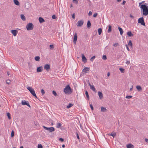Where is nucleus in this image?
Masks as SVG:
<instances>
[{
  "label": "nucleus",
  "mask_w": 148,
  "mask_h": 148,
  "mask_svg": "<svg viewBox=\"0 0 148 148\" xmlns=\"http://www.w3.org/2000/svg\"><path fill=\"white\" fill-rule=\"evenodd\" d=\"M119 70L121 72V73H124V69L122 68H120L119 69Z\"/></svg>",
  "instance_id": "38"
},
{
  "label": "nucleus",
  "mask_w": 148,
  "mask_h": 148,
  "mask_svg": "<svg viewBox=\"0 0 148 148\" xmlns=\"http://www.w3.org/2000/svg\"><path fill=\"white\" fill-rule=\"evenodd\" d=\"M87 26L88 28L89 29L91 26V23L90 21L88 20L87 23Z\"/></svg>",
  "instance_id": "19"
},
{
  "label": "nucleus",
  "mask_w": 148,
  "mask_h": 148,
  "mask_svg": "<svg viewBox=\"0 0 148 148\" xmlns=\"http://www.w3.org/2000/svg\"><path fill=\"white\" fill-rule=\"evenodd\" d=\"M72 18H73V19H75V14L74 13H73L72 15Z\"/></svg>",
  "instance_id": "53"
},
{
  "label": "nucleus",
  "mask_w": 148,
  "mask_h": 148,
  "mask_svg": "<svg viewBox=\"0 0 148 148\" xmlns=\"http://www.w3.org/2000/svg\"><path fill=\"white\" fill-rule=\"evenodd\" d=\"M127 148H134V146L132 144H130L127 145Z\"/></svg>",
  "instance_id": "21"
},
{
  "label": "nucleus",
  "mask_w": 148,
  "mask_h": 148,
  "mask_svg": "<svg viewBox=\"0 0 148 148\" xmlns=\"http://www.w3.org/2000/svg\"><path fill=\"white\" fill-rule=\"evenodd\" d=\"M62 147H63V148H64L65 147V145H64L63 144L62 145Z\"/></svg>",
  "instance_id": "60"
},
{
  "label": "nucleus",
  "mask_w": 148,
  "mask_h": 148,
  "mask_svg": "<svg viewBox=\"0 0 148 148\" xmlns=\"http://www.w3.org/2000/svg\"><path fill=\"white\" fill-rule=\"evenodd\" d=\"M38 148H42V146L41 144H39L38 145Z\"/></svg>",
  "instance_id": "40"
},
{
  "label": "nucleus",
  "mask_w": 148,
  "mask_h": 148,
  "mask_svg": "<svg viewBox=\"0 0 148 148\" xmlns=\"http://www.w3.org/2000/svg\"><path fill=\"white\" fill-rule=\"evenodd\" d=\"M128 45L130 46L131 47L132 46V41L131 40H129V42L128 43Z\"/></svg>",
  "instance_id": "32"
},
{
  "label": "nucleus",
  "mask_w": 148,
  "mask_h": 148,
  "mask_svg": "<svg viewBox=\"0 0 148 148\" xmlns=\"http://www.w3.org/2000/svg\"><path fill=\"white\" fill-rule=\"evenodd\" d=\"M130 17L132 18H134V16L131 14H130Z\"/></svg>",
  "instance_id": "58"
},
{
  "label": "nucleus",
  "mask_w": 148,
  "mask_h": 148,
  "mask_svg": "<svg viewBox=\"0 0 148 148\" xmlns=\"http://www.w3.org/2000/svg\"><path fill=\"white\" fill-rule=\"evenodd\" d=\"M98 14L97 13H95L93 15L94 17H96L97 15Z\"/></svg>",
  "instance_id": "47"
},
{
  "label": "nucleus",
  "mask_w": 148,
  "mask_h": 148,
  "mask_svg": "<svg viewBox=\"0 0 148 148\" xmlns=\"http://www.w3.org/2000/svg\"><path fill=\"white\" fill-rule=\"evenodd\" d=\"M116 133L114 132V133H111L110 134H109L108 135L110 136H112L113 138H114L116 136Z\"/></svg>",
  "instance_id": "28"
},
{
  "label": "nucleus",
  "mask_w": 148,
  "mask_h": 148,
  "mask_svg": "<svg viewBox=\"0 0 148 148\" xmlns=\"http://www.w3.org/2000/svg\"><path fill=\"white\" fill-rule=\"evenodd\" d=\"M126 63L127 64H130V61H127Z\"/></svg>",
  "instance_id": "54"
},
{
  "label": "nucleus",
  "mask_w": 148,
  "mask_h": 148,
  "mask_svg": "<svg viewBox=\"0 0 148 148\" xmlns=\"http://www.w3.org/2000/svg\"><path fill=\"white\" fill-rule=\"evenodd\" d=\"M57 128H59L60 127H61V126L62 125L61 124L59 123H57Z\"/></svg>",
  "instance_id": "33"
},
{
  "label": "nucleus",
  "mask_w": 148,
  "mask_h": 148,
  "mask_svg": "<svg viewBox=\"0 0 148 148\" xmlns=\"http://www.w3.org/2000/svg\"><path fill=\"white\" fill-rule=\"evenodd\" d=\"M41 92V93L42 95H43L45 94V92L44 90L43 89H42Z\"/></svg>",
  "instance_id": "45"
},
{
  "label": "nucleus",
  "mask_w": 148,
  "mask_h": 148,
  "mask_svg": "<svg viewBox=\"0 0 148 148\" xmlns=\"http://www.w3.org/2000/svg\"><path fill=\"white\" fill-rule=\"evenodd\" d=\"M21 17L23 21H25L26 20L25 16L24 15L21 14Z\"/></svg>",
  "instance_id": "22"
},
{
  "label": "nucleus",
  "mask_w": 148,
  "mask_h": 148,
  "mask_svg": "<svg viewBox=\"0 0 148 148\" xmlns=\"http://www.w3.org/2000/svg\"><path fill=\"white\" fill-rule=\"evenodd\" d=\"M98 94L100 99H101L103 98V94L101 92H98Z\"/></svg>",
  "instance_id": "14"
},
{
  "label": "nucleus",
  "mask_w": 148,
  "mask_h": 148,
  "mask_svg": "<svg viewBox=\"0 0 148 148\" xmlns=\"http://www.w3.org/2000/svg\"><path fill=\"white\" fill-rule=\"evenodd\" d=\"M52 18L53 19H56V17L55 15H53L52 16Z\"/></svg>",
  "instance_id": "46"
},
{
  "label": "nucleus",
  "mask_w": 148,
  "mask_h": 148,
  "mask_svg": "<svg viewBox=\"0 0 148 148\" xmlns=\"http://www.w3.org/2000/svg\"><path fill=\"white\" fill-rule=\"evenodd\" d=\"M54 48L53 45H50V49H52Z\"/></svg>",
  "instance_id": "44"
},
{
  "label": "nucleus",
  "mask_w": 148,
  "mask_h": 148,
  "mask_svg": "<svg viewBox=\"0 0 148 148\" xmlns=\"http://www.w3.org/2000/svg\"><path fill=\"white\" fill-rule=\"evenodd\" d=\"M26 27L27 30H31L34 28V25L32 23H30L27 25Z\"/></svg>",
  "instance_id": "4"
},
{
  "label": "nucleus",
  "mask_w": 148,
  "mask_h": 148,
  "mask_svg": "<svg viewBox=\"0 0 148 148\" xmlns=\"http://www.w3.org/2000/svg\"><path fill=\"white\" fill-rule=\"evenodd\" d=\"M119 44L118 43H115V44H114L113 45V46L114 47H116L118 46H119Z\"/></svg>",
  "instance_id": "39"
},
{
  "label": "nucleus",
  "mask_w": 148,
  "mask_h": 148,
  "mask_svg": "<svg viewBox=\"0 0 148 148\" xmlns=\"http://www.w3.org/2000/svg\"><path fill=\"white\" fill-rule=\"evenodd\" d=\"M11 32L14 36H16L18 33V31L16 30H12Z\"/></svg>",
  "instance_id": "11"
},
{
  "label": "nucleus",
  "mask_w": 148,
  "mask_h": 148,
  "mask_svg": "<svg viewBox=\"0 0 148 148\" xmlns=\"http://www.w3.org/2000/svg\"><path fill=\"white\" fill-rule=\"evenodd\" d=\"M127 34L128 36L130 37H131L133 35V34L130 31L128 32L127 33Z\"/></svg>",
  "instance_id": "25"
},
{
  "label": "nucleus",
  "mask_w": 148,
  "mask_h": 148,
  "mask_svg": "<svg viewBox=\"0 0 148 148\" xmlns=\"http://www.w3.org/2000/svg\"><path fill=\"white\" fill-rule=\"evenodd\" d=\"M132 96L131 95L127 96H126L125 98L127 99H130L132 98Z\"/></svg>",
  "instance_id": "41"
},
{
  "label": "nucleus",
  "mask_w": 148,
  "mask_h": 148,
  "mask_svg": "<svg viewBox=\"0 0 148 148\" xmlns=\"http://www.w3.org/2000/svg\"><path fill=\"white\" fill-rule=\"evenodd\" d=\"M84 21L83 20L79 21L77 23V27H79L82 26L84 24Z\"/></svg>",
  "instance_id": "7"
},
{
  "label": "nucleus",
  "mask_w": 148,
  "mask_h": 148,
  "mask_svg": "<svg viewBox=\"0 0 148 148\" xmlns=\"http://www.w3.org/2000/svg\"><path fill=\"white\" fill-rule=\"evenodd\" d=\"M21 103L23 105H26L29 107H30V105L29 104L28 102L27 101H26L25 100H22Z\"/></svg>",
  "instance_id": "8"
},
{
  "label": "nucleus",
  "mask_w": 148,
  "mask_h": 148,
  "mask_svg": "<svg viewBox=\"0 0 148 148\" xmlns=\"http://www.w3.org/2000/svg\"><path fill=\"white\" fill-rule=\"evenodd\" d=\"M136 88L138 91H141L142 90V88L140 86H136Z\"/></svg>",
  "instance_id": "23"
},
{
  "label": "nucleus",
  "mask_w": 148,
  "mask_h": 148,
  "mask_svg": "<svg viewBox=\"0 0 148 148\" xmlns=\"http://www.w3.org/2000/svg\"><path fill=\"white\" fill-rule=\"evenodd\" d=\"M92 13L91 11H90L88 13V15L89 16H91L92 15Z\"/></svg>",
  "instance_id": "52"
},
{
  "label": "nucleus",
  "mask_w": 148,
  "mask_h": 148,
  "mask_svg": "<svg viewBox=\"0 0 148 148\" xmlns=\"http://www.w3.org/2000/svg\"><path fill=\"white\" fill-rule=\"evenodd\" d=\"M14 132L13 130H12L11 133V137H13L14 136Z\"/></svg>",
  "instance_id": "35"
},
{
  "label": "nucleus",
  "mask_w": 148,
  "mask_h": 148,
  "mask_svg": "<svg viewBox=\"0 0 148 148\" xmlns=\"http://www.w3.org/2000/svg\"><path fill=\"white\" fill-rule=\"evenodd\" d=\"M145 142L147 143H148V139L147 138H145Z\"/></svg>",
  "instance_id": "56"
},
{
  "label": "nucleus",
  "mask_w": 148,
  "mask_h": 148,
  "mask_svg": "<svg viewBox=\"0 0 148 148\" xmlns=\"http://www.w3.org/2000/svg\"><path fill=\"white\" fill-rule=\"evenodd\" d=\"M88 84L90 86H90H91L92 85H91V84H90V83H88Z\"/></svg>",
  "instance_id": "62"
},
{
  "label": "nucleus",
  "mask_w": 148,
  "mask_h": 148,
  "mask_svg": "<svg viewBox=\"0 0 148 148\" xmlns=\"http://www.w3.org/2000/svg\"><path fill=\"white\" fill-rule=\"evenodd\" d=\"M43 127L45 129L48 130L49 132H52L55 130V128L53 127H47L45 126H43Z\"/></svg>",
  "instance_id": "5"
},
{
  "label": "nucleus",
  "mask_w": 148,
  "mask_h": 148,
  "mask_svg": "<svg viewBox=\"0 0 148 148\" xmlns=\"http://www.w3.org/2000/svg\"><path fill=\"white\" fill-rule=\"evenodd\" d=\"M14 3L16 5H20V3L18 0H13Z\"/></svg>",
  "instance_id": "20"
},
{
  "label": "nucleus",
  "mask_w": 148,
  "mask_h": 148,
  "mask_svg": "<svg viewBox=\"0 0 148 148\" xmlns=\"http://www.w3.org/2000/svg\"><path fill=\"white\" fill-rule=\"evenodd\" d=\"M34 59L36 61H39L40 60V57L39 56H37L35 57Z\"/></svg>",
  "instance_id": "27"
},
{
  "label": "nucleus",
  "mask_w": 148,
  "mask_h": 148,
  "mask_svg": "<svg viewBox=\"0 0 148 148\" xmlns=\"http://www.w3.org/2000/svg\"><path fill=\"white\" fill-rule=\"evenodd\" d=\"M7 115L8 117V119H11V116L9 112H8L7 113Z\"/></svg>",
  "instance_id": "34"
},
{
  "label": "nucleus",
  "mask_w": 148,
  "mask_h": 148,
  "mask_svg": "<svg viewBox=\"0 0 148 148\" xmlns=\"http://www.w3.org/2000/svg\"><path fill=\"white\" fill-rule=\"evenodd\" d=\"M39 21L40 23H42L45 21L44 19L42 17H40L39 18Z\"/></svg>",
  "instance_id": "17"
},
{
  "label": "nucleus",
  "mask_w": 148,
  "mask_h": 148,
  "mask_svg": "<svg viewBox=\"0 0 148 148\" xmlns=\"http://www.w3.org/2000/svg\"><path fill=\"white\" fill-rule=\"evenodd\" d=\"M89 70V68L88 67H85L83 70L82 72L85 73H86V72Z\"/></svg>",
  "instance_id": "15"
},
{
  "label": "nucleus",
  "mask_w": 148,
  "mask_h": 148,
  "mask_svg": "<svg viewBox=\"0 0 148 148\" xmlns=\"http://www.w3.org/2000/svg\"><path fill=\"white\" fill-rule=\"evenodd\" d=\"M138 22L139 23H140L141 25L145 26V23L143 18V17L139 18L138 20Z\"/></svg>",
  "instance_id": "6"
},
{
  "label": "nucleus",
  "mask_w": 148,
  "mask_h": 148,
  "mask_svg": "<svg viewBox=\"0 0 148 148\" xmlns=\"http://www.w3.org/2000/svg\"><path fill=\"white\" fill-rule=\"evenodd\" d=\"M10 80H6V83L7 84H9L10 83Z\"/></svg>",
  "instance_id": "49"
},
{
  "label": "nucleus",
  "mask_w": 148,
  "mask_h": 148,
  "mask_svg": "<svg viewBox=\"0 0 148 148\" xmlns=\"http://www.w3.org/2000/svg\"><path fill=\"white\" fill-rule=\"evenodd\" d=\"M27 89L31 93L33 96L35 97L36 98H37L34 90L32 87H28L27 88Z\"/></svg>",
  "instance_id": "3"
},
{
  "label": "nucleus",
  "mask_w": 148,
  "mask_h": 148,
  "mask_svg": "<svg viewBox=\"0 0 148 148\" xmlns=\"http://www.w3.org/2000/svg\"><path fill=\"white\" fill-rule=\"evenodd\" d=\"M59 140L61 142H63L64 141V139L62 138H60L59 139Z\"/></svg>",
  "instance_id": "48"
},
{
  "label": "nucleus",
  "mask_w": 148,
  "mask_h": 148,
  "mask_svg": "<svg viewBox=\"0 0 148 148\" xmlns=\"http://www.w3.org/2000/svg\"><path fill=\"white\" fill-rule=\"evenodd\" d=\"M85 94L86 97H87L88 100H89V96L88 95V92L87 91H86L85 92Z\"/></svg>",
  "instance_id": "29"
},
{
  "label": "nucleus",
  "mask_w": 148,
  "mask_h": 148,
  "mask_svg": "<svg viewBox=\"0 0 148 148\" xmlns=\"http://www.w3.org/2000/svg\"><path fill=\"white\" fill-rule=\"evenodd\" d=\"M82 61H83L84 63H86L87 61V59L83 54H82Z\"/></svg>",
  "instance_id": "10"
},
{
  "label": "nucleus",
  "mask_w": 148,
  "mask_h": 148,
  "mask_svg": "<svg viewBox=\"0 0 148 148\" xmlns=\"http://www.w3.org/2000/svg\"><path fill=\"white\" fill-rule=\"evenodd\" d=\"M102 59L104 60H106L107 59V57L106 55H103L102 57Z\"/></svg>",
  "instance_id": "42"
},
{
  "label": "nucleus",
  "mask_w": 148,
  "mask_h": 148,
  "mask_svg": "<svg viewBox=\"0 0 148 148\" xmlns=\"http://www.w3.org/2000/svg\"><path fill=\"white\" fill-rule=\"evenodd\" d=\"M112 31V27L111 25H108V33Z\"/></svg>",
  "instance_id": "26"
},
{
  "label": "nucleus",
  "mask_w": 148,
  "mask_h": 148,
  "mask_svg": "<svg viewBox=\"0 0 148 148\" xmlns=\"http://www.w3.org/2000/svg\"><path fill=\"white\" fill-rule=\"evenodd\" d=\"M118 28L119 31H120V34L121 35H122L123 33V31L122 29L119 27H118Z\"/></svg>",
  "instance_id": "18"
},
{
  "label": "nucleus",
  "mask_w": 148,
  "mask_h": 148,
  "mask_svg": "<svg viewBox=\"0 0 148 148\" xmlns=\"http://www.w3.org/2000/svg\"><path fill=\"white\" fill-rule=\"evenodd\" d=\"M95 56H93V57H91V58L90 59V60L92 62L93 61L94 59H95Z\"/></svg>",
  "instance_id": "36"
},
{
  "label": "nucleus",
  "mask_w": 148,
  "mask_h": 148,
  "mask_svg": "<svg viewBox=\"0 0 148 148\" xmlns=\"http://www.w3.org/2000/svg\"><path fill=\"white\" fill-rule=\"evenodd\" d=\"M101 109L102 112H106L107 111V110L104 107H101Z\"/></svg>",
  "instance_id": "24"
},
{
  "label": "nucleus",
  "mask_w": 148,
  "mask_h": 148,
  "mask_svg": "<svg viewBox=\"0 0 148 148\" xmlns=\"http://www.w3.org/2000/svg\"><path fill=\"white\" fill-rule=\"evenodd\" d=\"M125 46H126V48H127V50L128 51H130V49H129V48L128 47V45H125Z\"/></svg>",
  "instance_id": "51"
},
{
  "label": "nucleus",
  "mask_w": 148,
  "mask_h": 148,
  "mask_svg": "<svg viewBox=\"0 0 148 148\" xmlns=\"http://www.w3.org/2000/svg\"><path fill=\"white\" fill-rule=\"evenodd\" d=\"M143 2H144L143 1H142V2H141V3H139V6L140 7V6L141 5V4L142 3H143Z\"/></svg>",
  "instance_id": "57"
},
{
  "label": "nucleus",
  "mask_w": 148,
  "mask_h": 148,
  "mask_svg": "<svg viewBox=\"0 0 148 148\" xmlns=\"http://www.w3.org/2000/svg\"><path fill=\"white\" fill-rule=\"evenodd\" d=\"M64 92L67 95H69L72 92L71 88L69 85H67L64 89Z\"/></svg>",
  "instance_id": "2"
},
{
  "label": "nucleus",
  "mask_w": 148,
  "mask_h": 148,
  "mask_svg": "<svg viewBox=\"0 0 148 148\" xmlns=\"http://www.w3.org/2000/svg\"><path fill=\"white\" fill-rule=\"evenodd\" d=\"M44 69L47 71L50 69V65L48 64H46L45 65Z\"/></svg>",
  "instance_id": "13"
},
{
  "label": "nucleus",
  "mask_w": 148,
  "mask_h": 148,
  "mask_svg": "<svg viewBox=\"0 0 148 148\" xmlns=\"http://www.w3.org/2000/svg\"><path fill=\"white\" fill-rule=\"evenodd\" d=\"M52 93L55 96H56L57 95V94L56 93V92L54 90L53 91Z\"/></svg>",
  "instance_id": "37"
},
{
  "label": "nucleus",
  "mask_w": 148,
  "mask_h": 148,
  "mask_svg": "<svg viewBox=\"0 0 148 148\" xmlns=\"http://www.w3.org/2000/svg\"><path fill=\"white\" fill-rule=\"evenodd\" d=\"M90 106L92 110H94V108L92 105L90 103Z\"/></svg>",
  "instance_id": "43"
},
{
  "label": "nucleus",
  "mask_w": 148,
  "mask_h": 148,
  "mask_svg": "<svg viewBox=\"0 0 148 148\" xmlns=\"http://www.w3.org/2000/svg\"><path fill=\"white\" fill-rule=\"evenodd\" d=\"M73 106V104L71 103L69 104V105L67 106L66 108H69Z\"/></svg>",
  "instance_id": "30"
},
{
  "label": "nucleus",
  "mask_w": 148,
  "mask_h": 148,
  "mask_svg": "<svg viewBox=\"0 0 148 148\" xmlns=\"http://www.w3.org/2000/svg\"><path fill=\"white\" fill-rule=\"evenodd\" d=\"M76 136H77V138L78 139H79V136L78 134V133H76Z\"/></svg>",
  "instance_id": "50"
},
{
  "label": "nucleus",
  "mask_w": 148,
  "mask_h": 148,
  "mask_svg": "<svg viewBox=\"0 0 148 148\" xmlns=\"http://www.w3.org/2000/svg\"><path fill=\"white\" fill-rule=\"evenodd\" d=\"M110 73L109 72L107 74L108 76V77L110 76Z\"/></svg>",
  "instance_id": "61"
},
{
  "label": "nucleus",
  "mask_w": 148,
  "mask_h": 148,
  "mask_svg": "<svg viewBox=\"0 0 148 148\" xmlns=\"http://www.w3.org/2000/svg\"><path fill=\"white\" fill-rule=\"evenodd\" d=\"M99 34L100 35L102 32V29L101 28H99L98 30Z\"/></svg>",
  "instance_id": "31"
},
{
  "label": "nucleus",
  "mask_w": 148,
  "mask_h": 148,
  "mask_svg": "<svg viewBox=\"0 0 148 148\" xmlns=\"http://www.w3.org/2000/svg\"><path fill=\"white\" fill-rule=\"evenodd\" d=\"M133 90V86H132V87L130 89V91H132V90Z\"/></svg>",
  "instance_id": "59"
},
{
  "label": "nucleus",
  "mask_w": 148,
  "mask_h": 148,
  "mask_svg": "<svg viewBox=\"0 0 148 148\" xmlns=\"http://www.w3.org/2000/svg\"><path fill=\"white\" fill-rule=\"evenodd\" d=\"M90 89H92L94 92H96L97 90H96L94 85H92L91 86H90Z\"/></svg>",
  "instance_id": "16"
},
{
  "label": "nucleus",
  "mask_w": 148,
  "mask_h": 148,
  "mask_svg": "<svg viewBox=\"0 0 148 148\" xmlns=\"http://www.w3.org/2000/svg\"><path fill=\"white\" fill-rule=\"evenodd\" d=\"M20 148H23V146H21Z\"/></svg>",
  "instance_id": "64"
},
{
  "label": "nucleus",
  "mask_w": 148,
  "mask_h": 148,
  "mask_svg": "<svg viewBox=\"0 0 148 148\" xmlns=\"http://www.w3.org/2000/svg\"><path fill=\"white\" fill-rule=\"evenodd\" d=\"M140 8L143 10V14L144 15L147 16L148 14V6L145 4L140 6Z\"/></svg>",
  "instance_id": "1"
},
{
  "label": "nucleus",
  "mask_w": 148,
  "mask_h": 148,
  "mask_svg": "<svg viewBox=\"0 0 148 148\" xmlns=\"http://www.w3.org/2000/svg\"><path fill=\"white\" fill-rule=\"evenodd\" d=\"M121 0H117V1L118 2H120Z\"/></svg>",
  "instance_id": "63"
},
{
  "label": "nucleus",
  "mask_w": 148,
  "mask_h": 148,
  "mask_svg": "<svg viewBox=\"0 0 148 148\" xmlns=\"http://www.w3.org/2000/svg\"><path fill=\"white\" fill-rule=\"evenodd\" d=\"M125 3H126V1H123V2H122V4H122V5H124V4H125Z\"/></svg>",
  "instance_id": "55"
},
{
  "label": "nucleus",
  "mask_w": 148,
  "mask_h": 148,
  "mask_svg": "<svg viewBox=\"0 0 148 148\" xmlns=\"http://www.w3.org/2000/svg\"><path fill=\"white\" fill-rule=\"evenodd\" d=\"M43 67L42 66H39L37 68V71L38 73L42 71Z\"/></svg>",
  "instance_id": "12"
},
{
  "label": "nucleus",
  "mask_w": 148,
  "mask_h": 148,
  "mask_svg": "<svg viewBox=\"0 0 148 148\" xmlns=\"http://www.w3.org/2000/svg\"><path fill=\"white\" fill-rule=\"evenodd\" d=\"M77 39V34L76 33H75L74 34V37H73V43L75 44H76Z\"/></svg>",
  "instance_id": "9"
}]
</instances>
